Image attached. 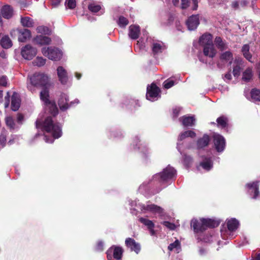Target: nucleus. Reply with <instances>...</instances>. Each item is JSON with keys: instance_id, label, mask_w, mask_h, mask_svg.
<instances>
[{"instance_id": "1", "label": "nucleus", "mask_w": 260, "mask_h": 260, "mask_svg": "<svg viewBox=\"0 0 260 260\" xmlns=\"http://www.w3.org/2000/svg\"><path fill=\"white\" fill-rule=\"evenodd\" d=\"M52 116H47L44 118L40 115L36 121L37 128L41 129L52 135L49 138L47 136H44V140L46 143H52L54 139H58L62 135L61 125L55 122Z\"/></svg>"}, {"instance_id": "2", "label": "nucleus", "mask_w": 260, "mask_h": 260, "mask_svg": "<svg viewBox=\"0 0 260 260\" xmlns=\"http://www.w3.org/2000/svg\"><path fill=\"white\" fill-rule=\"evenodd\" d=\"M220 222L218 220L211 219L201 218L199 220L193 219L191 221V226L193 227L194 232L196 233L202 232L208 228L217 227Z\"/></svg>"}, {"instance_id": "3", "label": "nucleus", "mask_w": 260, "mask_h": 260, "mask_svg": "<svg viewBox=\"0 0 260 260\" xmlns=\"http://www.w3.org/2000/svg\"><path fill=\"white\" fill-rule=\"evenodd\" d=\"M176 174V170L173 168L168 166L164 169L162 172L154 175L153 176L152 181L161 185L164 182L174 178Z\"/></svg>"}, {"instance_id": "4", "label": "nucleus", "mask_w": 260, "mask_h": 260, "mask_svg": "<svg viewBox=\"0 0 260 260\" xmlns=\"http://www.w3.org/2000/svg\"><path fill=\"white\" fill-rule=\"evenodd\" d=\"M49 96V91L46 89H44L40 92V98L44 102L46 109L54 117L58 114V109L55 102L50 101Z\"/></svg>"}, {"instance_id": "5", "label": "nucleus", "mask_w": 260, "mask_h": 260, "mask_svg": "<svg viewBox=\"0 0 260 260\" xmlns=\"http://www.w3.org/2000/svg\"><path fill=\"white\" fill-rule=\"evenodd\" d=\"M132 207H137L142 211H149L154 214H157L161 215L163 213V209L153 204H148L146 205L140 203H137L136 201H131L129 203Z\"/></svg>"}, {"instance_id": "6", "label": "nucleus", "mask_w": 260, "mask_h": 260, "mask_svg": "<svg viewBox=\"0 0 260 260\" xmlns=\"http://www.w3.org/2000/svg\"><path fill=\"white\" fill-rule=\"evenodd\" d=\"M27 79L30 85L35 86H45L49 81L48 76L44 73H35L32 76H28Z\"/></svg>"}, {"instance_id": "7", "label": "nucleus", "mask_w": 260, "mask_h": 260, "mask_svg": "<svg viewBox=\"0 0 260 260\" xmlns=\"http://www.w3.org/2000/svg\"><path fill=\"white\" fill-rule=\"evenodd\" d=\"M42 54L52 60H59L62 56V52L55 47H44L42 49Z\"/></svg>"}, {"instance_id": "8", "label": "nucleus", "mask_w": 260, "mask_h": 260, "mask_svg": "<svg viewBox=\"0 0 260 260\" xmlns=\"http://www.w3.org/2000/svg\"><path fill=\"white\" fill-rule=\"evenodd\" d=\"M123 249L121 247L113 245L107 251L108 260H121Z\"/></svg>"}, {"instance_id": "9", "label": "nucleus", "mask_w": 260, "mask_h": 260, "mask_svg": "<svg viewBox=\"0 0 260 260\" xmlns=\"http://www.w3.org/2000/svg\"><path fill=\"white\" fill-rule=\"evenodd\" d=\"M68 96L65 93L61 94L58 100V104L61 111H66L70 107L73 106L75 104H78L79 103L78 99H75L70 103H68Z\"/></svg>"}, {"instance_id": "10", "label": "nucleus", "mask_w": 260, "mask_h": 260, "mask_svg": "<svg viewBox=\"0 0 260 260\" xmlns=\"http://www.w3.org/2000/svg\"><path fill=\"white\" fill-rule=\"evenodd\" d=\"M160 89L154 84L148 86L147 88L146 98L153 102L157 100L160 97Z\"/></svg>"}, {"instance_id": "11", "label": "nucleus", "mask_w": 260, "mask_h": 260, "mask_svg": "<svg viewBox=\"0 0 260 260\" xmlns=\"http://www.w3.org/2000/svg\"><path fill=\"white\" fill-rule=\"evenodd\" d=\"M10 34L12 37L18 34V41L21 42L26 41L31 37L30 31L26 28L14 29L11 31Z\"/></svg>"}, {"instance_id": "12", "label": "nucleus", "mask_w": 260, "mask_h": 260, "mask_svg": "<svg viewBox=\"0 0 260 260\" xmlns=\"http://www.w3.org/2000/svg\"><path fill=\"white\" fill-rule=\"evenodd\" d=\"M233 60V54L230 51H226L220 53L219 60L217 65L219 68H222L225 63L231 64Z\"/></svg>"}, {"instance_id": "13", "label": "nucleus", "mask_w": 260, "mask_h": 260, "mask_svg": "<svg viewBox=\"0 0 260 260\" xmlns=\"http://www.w3.org/2000/svg\"><path fill=\"white\" fill-rule=\"evenodd\" d=\"M37 50L30 45H26L21 49V54L22 56L25 59L31 60L36 56Z\"/></svg>"}, {"instance_id": "14", "label": "nucleus", "mask_w": 260, "mask_h": 260, "mask_svg": "<svg viewBox=\"0 0 260 260\" xmlns=\"http://www.w3.org/2000/svg\"><path fill=\"white\" fill-rule=\"evenodd\" d=\"M213 141L216 150L219 152L223 151L225 146L224 138L219 134H215L213 135Z\"/></svg>"}, {"instance_id": "15", "label": "nucleus", "mask_w": 260, "mask_h": 260, "mask_svg": "<svg viewBox=\"0 0 260 260\" xmlns=\"http://www.w3.org/2000/svg\"><path fill=\"white\" fill-rule=\"evenodd\" d=\"M199 24V15H192L186 21V25L189 30H193L197 28Z\"/></svg>"}, {"instance_id": "16", "label": "nucleus", "mask_w": 260, "mask_h": 260, "mask_svg": "<svg viewBox=\"0 0 260 260\" xmlns=\"http://www.w3.org/2000/svg\"><path fill=\"white\" fill-rule=\"evenodd\" d=\"M125 243L126 246L130 248L132 251H134L137 254L140 252L141 249L140 245L134 239L131 238H127L125 240Z\"/></svg>"}, {"instance_id": "17", "label": "nucleus", "mask_w": 260, "mask_h": 260, "mask_svg": "<svg viewBox=\"0 0 260 260\" xmlns=\"http://www.w3.org/2000/svg\"><path fill=\"white\" fill-rule=\"evenodd\" d=\"M239 225V222L236 218H231L227 220V226L229 232H230L228 237L232 238L234 236V234L232 232L236 231Z\"/></svg>"}, {"instance_id": "18", "label": "nucleus", "mask_w": 260, "mask_h": 260, "mask_svg": "<svg viewBox=\"0 0 260 260\" xmlns=\"http://www.w3.org/2000/svg\"><path fill=\"white\" fill-rule=\"evenodd\" d=\"M128 37L133 40L137 39L140 34V28L136 25H131L128 27Z\"/></svg>"}, {"instance_id": "19", "label": "nucleus", "mask_w": 260, "mask_h": 260, "mask_svg": "<svg viewBox=\"0 0 260 260\" xmlns=\"http://www.w3.org/2000/svg\"><path fill=\"white\" fill-rule=\"evenodd\" d=\"M57 73L59 81L62 84H65L68 80V77L66 70L62 67H58L57 69Z\"/></svg>"}, {"instance_id": "20", "label": "nucleus", "mask_w": 260, "mask_h": 260, "mask_svg": "<svg viewBox=\"0 0 260 260\" xmlns=\"http://www.w3.org/2000/svg\"><path fill=\"white\" fill-rule=\"evenodd\" d=\"M179 121L184 126H192L195 124L196 119L194 116H184L179 118Z\"/></svg>"}, {"instance_id": "21", "label": "nucleus", "mask_w": 260, "mask_h": 260, "mask_svg": "<svg viewBox=\"0 0 260 260\" xmlns=\"http://www.w3.org/2000/svg\"><path fill=\"white\" fill-rule=\"evenodd\" d=\"M199 43L203 47L205 46L213 45L212 35L210 34H205L202 35L199 39Z\"/></svg>"}, {"instance_id": "22", "label": "nucleus", "mask_w": 260, "mask_h": 260, "mask_svg": "<svg viewBox=\"0 0 260 260\" xmlns=\"http://www.w3.org/2000/svg\"><path fill=\"white\" fill-rule=\"evenodd\" d=\"M20 102L19 95L14 92L12 96L11 109L14 111H17L20 107Z\"/></svg>"}, {"instance_id": "23", "label": "nucleus", "mask_w": 260, "mask_h": 260, "mask_svg": "<svg viewBox=\"0 0 260 260\" xmlns=\"http://www.w3.org/2000/svg\"><path fill=\"white\" fill-rule=\"evenodd\" d=\"M165 49V46L161 42H154L152 45V51L154 55L161 53Z\"/></svg>"}, {"instance_id": "24", "label": "nucleus", "mask_w": 260, "mask_h": 260, "mask_svg": "<svg viewBox=\"0 0 260 260\" xmlns=\"http://www.w3.org/2000/svg\"><path fill=\"white\" fill-rule=\"evenodd\" d=\"M34 41L37 44L43 46L50 44L51 40L48 37L39 35L34 39Z\"/></svg>"}, {"instance_id": "25", "label": "nucleus", "mask_w": 260, "mask_h": 260, "mask_svg": "<svg viewBox=\"0 0 260 260\" xmlns=\"http://www.w3.org/2000/svg\"><path fill=\"white\" fill-rule=\"evenodd\" d=\"M203 53L206 56L213 58L216 54V50L215 49L214 45H210L209 46H205L203 47Z\"/></svg>"}, {"instance_id": "26", "label": "nucleus", "mask_w": 260, "mask_h": 260, "mask_svg": "<svg viewBox=\"0 0 260 260\" xmlns=\"http://www.w3.org/2000/svg\"><path fill=\"white\" fill-rule=\"evenodd\" d=\"M1 13L4 18L6 19H10L13 16V10L11 6L6 5L2 8L1 10Z\"/></svg>"}, {"instance_id": "27", "label": "nucleus", "mask_w": 260, "mask_h": 260, "mask_svg": "<svg viewBox=\"0 0 260 260\" xmlns=\"http://www.w3.org/2000/svg\"><path fill=\"white\" fill-rule=\"evenodd\" d=\"M201 166L206 171L210 170L213 167V162L210 157H205L200 163Z\"/></svg>"}, {"instance_id": "28", "label": "nucleus", "mask_w": 260, "mask_h": 260, "mask_svg": "<svg viewBox=\"0 0 260 260\" xmlns=\"http://www.w3.org/2000/svg\"><path fill=\"white\" fill-rule=\"evenodd\" d=\"M253 72L250 68H247L242 73V81L248 82L251 81L253 77Z\"/></svg>"}, {"instance_id": "29", "label": "nucleus", "mask_w": 260, "mask_h": 260, "mask_svg": "<svg viewBox=\"0 0 260 260\" xmlns=\"http://www.w3.org/2000/svg\"><path fill=\"white\" fill-rule=\"evenodd\" d=\"M210 141V138L208 135H204L202 138L199 139L197 141L198 148H202L207 146Z\"/></svg>"}, {"instance_id": "30", "label": "nucleus", "mask_w": 260, "mask_h": 260, "mask_svg": "<svg viewBox=\"0 0 260 260\" xmlns=\"http://www.w3.org/2000/svg\"><path fill=\"white\" fill-rule=\"evenodd\" d=\"M258 183V182H255L247 184V186L251 190V192L254 193L253 199H256L259 194Z\"/></svg>"}, {"instance_id": "31", "label": "nucleus", "mask_w": 260, "mask_h": 260, "mask_svg": "<svg viewBox=\"0 0 260 260\" xmlns=\"http://www.w3.org/2000/svg\"><path fill=\"white\" fill-rule=\"evenodd\" d=\"M21 23L25 27H32L34 26L35 22L32 19L29 17H23L21 18Z\"/></svg>"}, {"instance_id": "32", "label": "nucleus", "mask_w": 260, "mask_h": 260, "mask_svg": "<svg viewBox=\"0 0 260 260\" xmlns=\"http://www.w3.org/2000/svg\"><path fill=\"white\" fill-rule=\"evenodd\" d=\"M168 249L178 253L181 251V246L179 240H176L174 242L170 244L168 246Z\"/></svg>"}, {"instance_id": "33", "label": "nucleus", "mask_w": 260, "mask_h": 260, "mask_svg": "<svg viewBox=\"0 0 260 260\" xmlns=\"http://www.w3.org/2000/svg\"><path fill=\"white\" fill-rule=\"evenodd\" d=\"M88 9L92 13H97L100 12V14L101 15L104 13V11L102 9L101 7L96 4L95 3H92L88 5Z\"/></svg>"}, {"instance_id": "34", "label": "nucleus", "mask_w": 260, "mask_h": 260, "mask_svg": "<svg viewBox=\"0 0 260 260\" xmlns=\"http://www.w3.org/2000/svg\"><path fill=\"white\" fill-rule=\"evenodd\" d=\"M214 42L218 48L221 51L226 49L228 48L227 44L222 40L220 37H216Z\"/></svg>"}, {"instance_id": "35", "label": "nucleus", "mask_w": 260, "mask_h": 260, "mask_svg": "<svg viewBox=\"0 0 260 260\" xmlns=\"http://www.w3.org/2000/svg\"><path fill=\"white\" fill-rule=\"evenodd\" d=\"M1 44L4 48H9L12 46V43L9 37L6 36L1 39Z\"/></svg>"}, {"instance_id": "36", "label": "nucleus", "mask_w": 260, "mask_h": 260, "mask_svg": "<svg viewBox=\"0 0 260 260\" xmlns=\"http://www.w3.org/2000/svg\"><path fill=\"white\" fill-rule=\"evenodd\" d=\"M196 133L193 132L192 131H191V130H189V131H185L182 133H181L179 138H178V140L179 141H182L184 139H185L186 138H187V137H191V138H193V137H194L196 136Z\"/></svg>"}, {"instance_id": "37", "label": "nucleus", "mask_w": 260, "mask_h": 260, "mask_svg": "<svg viewBox=\"0 0 260 260\" xmlns=\"http://www.w3.org/2000/svg\"><path fill=\"white\" fill-rule=\"evenodd\" d=\"M7 134V131L3 129L0 135V149L3 148L5 145Z\"/></svg>"}, {"instance_id": "38", "label": "nucleus", "mask_w": 260, "mask_h": 260, "mask_svg": "<svg viewBox=\"0 0 260 260\" xmlns=\"http://www.w3.org/2000/svg\"><path fill=\"white\" fill-rule=\"evenodd\" d=\"M46 63V59L42 57L38 56L32 62L34 66L38 67L43 66Z\"/></svg>"}, {"instance_id": "39", "label": "nucleus", "mask_w": 260, "mask_h": 260, "mask_svg": "<svg viewBox=\"0 0 260 260\" xmlns=\"http://www.w3.org/2000/svg\"><path fill=\"white\" fill-rule=\"evenodd\" d=\"M139 221L146 225L149 229L151 228H154V224L151 220L147 218L141 217L139 219Z\"/></svg>"}, {"instance_id": "40", "label": "nucleus", "mask_w": 260, "mask_h": 260, "mask_svg": "<svg viewBox=\"0 0 260 260\" xmlns=\"http://www.w3.org/2000/svg\"><path fill=\"white\" fill-rule=\"evenodd\" d=\"M217 125L221 128H224L226 127L227 124V119L226 118L221 116L217 119Z\"/></svg>"}, {"instance_id": "41", "label": "nucleus", "mask_w": 260, "mask_h": 260, "mask_svg": "<svg viewBox=\"0 0 260 260\" xmlns=\"http://www.w3.org/2000/svg\"><path fill=\"white\" fill-rule=\"evenodd\" d=\"M38 33L44 34L45 35H49L51 33V30L49 28L45 26H39L36 28Z\"/></svg>"}, {"instance_id": "42", "label": "nucleus", "mask_w": 260, "mask_h": 260, "mask_svg": "<svg viewBox=\"0 0 260 260\" xmlns=\"http://www.w3.org/2000/svg\"><path fill=\"white\" fill-rule=\"evenodd\" d=\"M251 96L254 101L260 102V90L252 89L251 91Z\"/></svg>"}, {"instance_id": "43", "label": "nucleus", "mask_w": 260, "mask_h": 260, "mask_svg": "<svg viewBox=\"0 0 260 260\" xmlns=\"http://www.w3.org/2000/svg\"><path fill=\"white\" fill-rule=\"evenodd\" d=\"M5 123L8 127L10 129L15 128V122L13 118L11 116H7L5 118Z\"/></svg>"}, {"instance_id": "44", "label": "nucleus", "mask_w": 260, "mask_h": 260, "mask_svg": "<svg viewBox=\"0 0 260 260\" xmlns=\"http://www.w3.org/2000/svg\"><path fill=\"white\" fill-rule=\"evenodd\" d=\"M241 66L240 63L236 64L233 68V74L235 77H238L240 74Z\"/></svg>"}, {"instance_id": "45", "label": "nucleus", "mask_w": 260, "mask_h": 260, "mask_svg": "<svg viewBox=\"0 0 260 260\" xmlns=\"http://www.w3.org/2000/svg\"><path fill=\"white\" fill-rule=\"evenodd\" d=\"M128 23V21L126 18L123 16L119 17L118 21V24L119 26L124 27L127 25Z\"/></svg>"}, {"instance_id": "46", "label": "nucleus", "mask_w": 260, "mask_h": 260, "mask_svg": "<svg viewBox=\"0 0 260 260\" xmlns=\"http://www.w3.org/2000/svg\"><path fill=\"white\" fill-rule=\"evenodd\" d=\"M174 84L175 81L172 78H170L166 80L164 82V87L166 89H169L172 87Z\"/></svg>"}, {"instance_id": "47", "label": "nucleus", "mask_w": 260, "mask_h": 260, "mask_svg": "<svg viewBox=\"0 0 260 260\" xmlns=\"http://www.w3.org/2000/svg\"><path fill=\"white\" fill-rule=\"evenodd\" d=\"M65 5L67 8L70 9H74L76 6V2L75 0H66Z\"/></svg>"}, {"instance_id": "48", "label": "nucleus", "mask_w": 260, "mask_h": 260, "mask_svg": "<svg viewBox=\"0 0 260 260\" xmlns=\"http://www.w3.org/2000/svg\"><path fill=\"white\" fill-rule=\"evenodd\" d=\"M163 224L166 227L171 230H175L176 228V226L174 223H171L169 221H164L163 222Z\"/></svg>"}, {"instance_id": "49", "label": "nucleus", "mask_w": 260, "mask_h": 260, "mask_svg": "<svg viewBox=\"0 0 260 260\" xmlns=\"http://www.w3.org/2000/svg\"><path fill=\"white\" fill-rule=\"evenodd\" d=\"M231 7L234 10H238L240 7L239 2L238 0H234L231 3Z\"/></svg>"}, {"instance_id": "50", "label": "nucleus", "mask_w": 260, "mask_h": 260, "mask_svg": "<svg viewBox=\"0 0 260 260\" xmlns=\"http://www.w3.org/2000/svg\"><path fill=\"white\" fill-rule=\"evenodd\" d=\"M192 158L189 156L184 155V164L188 166L189 164L191 162Z\"/></svg>"}, {"instance_id": "51", "label": "nucleus", "mask_w": 260, "mask_h": 260, "mask_svg": "<svg viewBox=\"0 0 260 260\" xmlns=\"http://www.w3.org/2000/svg\"><path fill=\"white\" fill-rule=\"evenodd\" d=\"M7 84V78L5 76H2L0 78V86H6Z\"/></svg>"}, {"instance_id": "52", "label": "nucleus", "mask_w": 260, "mask_h": 260, "mask_svg": "<svg viewBox=\"0 0 260 260\" xmlns=\"http://www.w3.org/2000/svg\"><path fill=\"white\" fill-rule=\"evenodd\" d=\"M189 4V0H181V8L182 9H186L188 7Z\"/></svg>"}, {"instance_id": "53", "label": "nucleus", "mask_w": 260, "mask_h": 260, "mask_svg": "<svg viewBox=\"0 0 260 260\" xmlns=\"http://www.w3.org/2000/svg\"><path fill=\"white\" fill-rule=\"evenodd\" d=\"M9 98H10V95L9 93L8 92L7 93V96H5V107L6 108H8L9 105Z\"/></svg>"}, {"instance_id": "54", "label": "nucleus", "mask_w": 260, "mask_h": 260, "mask_svg": "<svg viewBox=\"0 0 260 260\" xmlns=\"http://www.w3.org/2000/svg\"><path fill=\"white\" fill-rule=\"evenodd\" d=\"M248 51H249V45L247 44L244 45L242 48V52L243 54H245L246 52L247 53Z\"/></svg>"}, {"instance_id": "55", "label": "nucleus", "mask_w": 260, "mask_h": 260, "mask_svg": "<svg viewBox=\"0 0 260 260\" xmlns=\"http://www.w3.org/2000/svg\"><path fill=\"white\" fill-rule=\"evenodd\" d=\"M181 110L180 108H175L173 109V117H177L179 114V112Z\"/></svg>"}, {"instance_id": "56", "label": "nucleus", "mask_w": 260, "mask_h": 260, "mask_svg": "<svg viewBox=\"0 0 260 260\" xmlns=\"http://www.w3.org/2000/svg\"><path fill=\"white\" fill-rule=\"evenodd\" d=\"M243 56L250 62H253L252 59V55L249 53V51H248L247 53L246 52L245 54H243Z\"/></svg>"}, {"instance_id": "57", "label": "nucleus", "mask_w": 260, "mask_h": 260, "mask_svg": "<svg viewBox=\"0 0 260 260\" xmlns=\"http://www.w3.org/2000/svg\"><path fill=\"white\" fill-rule=\"evenodd\" d=\"M103 246H104L103 243L102 242H98V243L96 245V249L98 251H102L103 250Z\"/></svg>"}, {"instance_id": "58", "label": "nucleus", "mask_w": 260, "mask_h": 260, "mask_svg": "<svg viewBox=\"0 0 260 260\" xmlns=\"http://www.w3.org/2000/svg\"><path fill=\"white\" fill-rule=\"evenodd\" d=\"M223 79L225 81V80H228V81H230L232 79V75H231V74L229 72L226 74H225L224 76V77H223Z\"/></svg>"}, {"instance_id": "59", "label": "nucleus", "mask_w": 260, "mask_h": 260, "mask_svg": "<svg viewBox=\"0 0 260 260\" xmlns=\"http://www.w3.org/2000/svg\"><path fill=\"white\" fill-rule=\"evenodd\" d=\"M137 47H139L140 49H143L145 47V46L143 45L142 42L139 40L137 42Z\"/></svg>"}, {"instance_id": "60", "label": "nucleus", "mask_w": 260, "mask_h": 260, "mask_svg": "<svg viewBox=\"0 0 260 260\" xmlns=\"http://www.w3.org/2000/svg\"><path fill=\"white\" fill-rule=\"evenodd\" d=\"M23 119H24V117H23V116L22 114H18V115H17V121H18V122L21 123L22 122L23 120Z\"/></svg>"}, {"instance_id": "61", "label": "nucleus", "mask_w": 260, "mask_h": 260, "mask_svg": "<svg viewBox=\"0 0 260 260\" xmlns=\"http://www.w3.org/2000/svg\"><path fill=\"white\" fill-rule=\"evenodd\" d=\"M138 149L143 152H144V151L146 150V146L142 144H141V146L138 147Z\"/></svg>"}, {"instance_id": "62", "label": "nucleus", "mask_w": 260, "mask_h": 260, "mask_svg": "<svg viewBox=\"0 0 260 260\" xmlns=\"http://www.w3.org/2000/svg\"><path fill=\"white\" fill-rule=\"evenodd\" d=\"M240 6L242 7H245L247 5V2L246 0H242L239 2Z\"/></svg>"}, {"instance_id": "63", "label": "nucleus", "mask_w": 260, "mask_h": 260, "mask_svg": "<svg viewBox=\"0 0 260 260\" xmlns=\"http://www.w3.org/2000/svg\"><path fill=\"white\" fill-rule=\"evenodd\" d=\"M192 3L193 4V7L192 9L193 10H196L198 8V0H192Z\"/></svg>"}, {"instance_id": "64", "label": "nucleus", "mask_w": 260, "mask_h": 260, "mask_svg": "<svg viewBox=\"0 0 260 260\" xmlns=\"http://www.w3.org/2000/svg\"><path fill=\"white\" fill-rule=\"evenodd\" d=\"M145 183H143L142 185H141L140 186V187H139V191L140 192H143V190L144 189V188H145Z\"/></svg>"}]
</instances>
